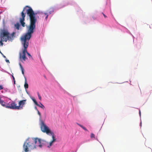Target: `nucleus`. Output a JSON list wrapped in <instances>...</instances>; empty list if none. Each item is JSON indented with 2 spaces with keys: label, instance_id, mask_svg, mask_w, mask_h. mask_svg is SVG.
Wrapping results in <instances>:
<instances>
[{
  "label": "nucleus",
  "instance_id": "nucleus-15",
  "mask_svg": "<svg viewBox=\"0 0 152 152\" xmlns=\"http://www.w3.org/2000/svg\"><path fill=\"white\" fill-rule=\"evenodd\" d=\"M1 37V39L0 40V45L1 46H3V43L2 42L4 41L3 39V38H2Z\"/></svg>",
  "mask_w": 152,
  "mask_h": 152
},
{
  "label": "nucleus",
  "instance_id": "nucleus-5",
  "mask_svg": "<svg viewBox=\"0 0 152 152\" xmlns=\"http://www.w3.org/2000/svg\"><path fill=\"white\" fill-rule=\"evenodd\" d=\"M15 34V32H13L11 34H10L7 31H3L1 33V36L3 38V41L6 42L7 40L11 41L13 39Z\"/></svg>",
  "mask_w": 152,
  "mask_h": 152
},
{
  "label": "nucleus",
  "instance_id": "nucleus-23",
  "mask_svg": "<svg viewBox=\"0 0 152 152\" xmlns=\"http://www.w3.org/2000/svg\"><path fill=\"white\" fill-rule=\"evenodd\" d=\"M102 14L105 18H107V16L106 15H105L103 13H102Z\"/></svg>",
  "mask_w": 152,
  "mask_h": 152
},
{
  "label": "nucleus",
  "instance_id": "nucleus-9",
  "mask_svg": "<svg viewBox=\"0 0 152 152\" xmlns=\"http://www.w3.org/2000/svg\"><path fill=\"white\" fill-rule=\"evenodd\" d=\"M48 13H44L42 14V17L43 18L45 17L46 20H47L48 17Z\"/></svg>",
  "mask_w": 152,
  "mask_h": 152
},
{
  "label": "nucleus",
  "instance_id": "nucleus-21",
  "mask_svg": "<svg viewBox=\"0 0 152 152\" xmlns=\"http://www.w3.org/2000/svg\"><path fill=\"white\" fill-rule=\"evenodd\" d=\"M5 58H6V57L1 52V53H0Z\"/></svg>",
  "mask_w": 152,
  "mask_h": 152
},
{
  "label": "nucleus",
  "instance_id": "nucleus-14",
  "mask_svg": "<svg viewBox=\"0 0 152 152\" xmlns=\"http://www.w3.org/2000/svg\"><path fill=\"white\" fill-rule=\"evenodd\" d=\"M15 26L16 28L18 30L19 29L20 27V24L19 23H17L15 25Z\"/></svg>",
  "mask_w": 152,
  "mask_h": 152
},
{
  "label": "nucleus",
  "instance_id": "nucleus-25",
  "mask_svg": "<svg viewBox=\"0 0 152 152\" xmlns=\"http://www.w3.org/2000/svg\"><path fill=\"white\" fill-rule=\"evenodd\" d=\"M35 109L37 111V110H38L37 109V108L36 107H35Z\"/></svg>",
  "mask_w": 152,
  "mask_h": 152
},
{
  "label": "nucleus",
  "instance_id": "nucleus-4",
  "mask_svg": "<svg viewBox=\"0 0 152 152\" xmlns=\"http://www.w3.org/2000/svg\"><path fill=\"white\" fill-rule=\"evenodd\" d=\"M41 129L43 132H45L48 134H50L52 136L53 140L50 142L49 146H48V147L50 148V147L52 145L53 143L56 141V139L54 137V134L53 133L50 131L49 128L45 124L44 122L42 121H41Z\"/></svg>",
  "mask_w": 152,
  "mask_h": 152
},
{
  "label": "nucleus",
  "instance_id": "nucleus-12",
  "mask_svg": "<svg viewBox=\"0 0 152 152\" xmlns=\"http://www.w3.org/2000/svg\"><path fill=\"white\" fill-rule=\"evenodd\" d=\"M33 101L34 102L35 104L37 106H39V104L38 103L36 100L34 98L32 99Z\"/></svg>",
  "mask_w": 152,
  "mask_h": 152
},
{
  "label": "nucleus",
  "instance_id": "nucleus-1",
  "mask_svg": "<svg viewBox=\"0 0 152 152\" xmlns=\"http://www.w3.org/2000/svg\"><path fill=\"white\" fill-rule=\"evenodd\" d=\"M25 11L29 16L30 20V23L28 27V31L25 35L31 34H32L33 33L34 30L35 28V23L37 21L35 16L37 13H34L32 8L28 6H26L24 8L21 13L22 18L20 19V23L22 26L24 27L25 26V24L24 22L25 18L26 16V13H25Z\"/></svg>",
  "mask_w": 152,
  "mask_h": 152
},
{
  "label": "nucleus",
  "instance_id": "nucleus-18",
  "mask_svg": "<svg viewBox=\"0 0 152 152\" xmlns=\"http://www.w3.org/2000/svg\"><path fill=\"white\" fill-rule=\"evenodd\" d=\"M91 138H94L95 135L94 134L91 133Z\"/></svg>",
  "mask_w": 152,
  "mask_h": 152
},
{
  "label": "nucleus",
  "instance_id": "nucleus-6",
  "mask_svg": "<svg viewBox=\"0 0 152 152\" xmlns=\"http://www.w3.org/2000/svg\"><path fill=\"white\" fill-rule=\"evenodd\" d=\"M0 104L3 107L7 108L18 110V106H17V104L14 102H11L10 106L9 105V104L6 105L5 102L0 98Z\"/></svg>",
  "mask_w": 152,
  "mask_h": 152
},
{
  "label": "nucleus",
  "instance_id": "nucleus-8",
  "mask_svg": "<svg viewBox=\"0 0 152 152\" xmlns=\"http://www.w3.org/2000/svg\"><path fill=\"white\" fill-rule=\"evenodd\" d=\"M54 8L53 7H51L48 10V13L50 14H51L54 12Z\"/></svg>",
  "mask_w": 152,
  "mask_h": 152
},
{
  "label": "nucleus",
  "instance_id": "nucleus-16",
  "mask_svg": "<svg viewBox=\"0 0 152 152\" xmlns=\"http://www.w3.org/2000/svg\"><path fill=\"white\" fill-rule=\"evenodd\" d=\"M37 95H38V98H39V99L40 100H42V98L40 96V95L39 93L38 92L37 93Z\"/></svg>",
  "mask_w": 152,
  "mask_h": 152
},
{
  "label": "nucleus",
  "instance_id": "nucleus-2",
  "mask_svg": "<svg viewBox=\"0 0 152 152\" xmlns=\"http://www.w3.org/2000/svg\"><path fill=\"white\" fill-rule=\"evenodd\" d=\"M41 140L38 138H28L23 144V152H29L38 147L41 148Z\"/></svg>",
  "mask_w": 152,
  "mask_h": 152
},
{
  "label": "nucleus",
  "instance_id": "nucleus-13",
  "mask_svg": "<svg viewBox=\"0 0 152 152\" xmlns=\"http://www.w3.org/2000/svg\"><path fill=\"white\" fill-rule=\"evenodd\" d=\"M77 124L80 127H81L82 129H83L84 130L86 131H88V130L84 126H83L82 125L79 124Z\"/></svg>",
  "mask_w": 152,
  "mask_h": 152
},
{
  "label": "nucleus",
  "instance_id": "nucleus-24",
  "mask_svg": "<svg viewBox=\"0 0 152 152\" xmlns=\"http://www.w3.org/2000/svg\"><path fill=\"white\" fill-rule=\"evenodd\" d=\"M6 61L7 62H9V63H10V62H9V61L8 60V59H6Z\"/></svg>",
  "mask_w": 152,
  "mask_h": 152
},
{
  "label": "nucleus",
  "instance_id": "nucleus-22",
  "mask_svg": "<svg viewBox=\"0 0 152 152\" xmlns=\"http://www.w3.org/2000/svg\"><path fill=\"white\" fill-rule=\"evenodd\" d=\"M12 78H13V80H14V83H15V78H14V77L13 75L12 76Z\"/></svg>",
  "mask_w": 152,
  "mask_h": 152
},
{
  "label": "nucleus",
  "instance_id": "nucleus-3",
  "mask_svg": "<svg viewBox=\"0 0 152 152\" xmlns=\"http://www.w3.org/2000/svg\"><path fill=\"white\" fill-rule=\"evenodd\" d=\"M31 36V34L28 35H25L21 38V41L22 45H23L24 48L22 52L21 53H20L19 57L21 61L23 60L25 61L27 58L26 56V53H27L30 58L33 59V58L30 54L27 52V49L28 46V42Z\"/></svg>",
  "mask_w": 152,
  "mask_h": 152
},
{
  "label": "nucleus",
  "instance_id": "nucleus-26",
  "mask_svg": "<svg viewBox=\"0 0 152 152\" xmlns=\"http://www.w3.org/2000/svg\"><path fill=\"white\" fill-rule=\"evenodd\" d=\"M139 113H140V115H141V113H140V111H139Z\"/></svg>",
  "mask_w": 152,
  "mask_h": 152
},
{
  "label": "nucleus",
  "instance_id": "nucleus-11",
  "mask_svg": "<svg viewBox=\"0 0 152 152\" xmlns=\"http://www.w3.org/2000/svg\"><path fill=\"white\" fill-rule=\"evenodd\" d=\"M19 65H20V68L21 70L22 71V73L23 75H24V69L23 68V66H22L21 65L20 63L19 64Z\"/></svg>",
  "mask_w": 152,
  "mask_h": 152
},
{
  "label": "nucleus",
  "instance_id": "nucleus-19",
  "mask_svg": "<svg viewBox=\"0 0 152 152\" xmlns=\"http://www.w3.org/2000/svg\"><path fill=\"white\" fill-rule=\"evenodd\" d=\"M37 112L40 118L41 117V114L40 113V112L38 110H37Z\"/></svg>",
  "mask_w": 152,
  "mask_h": 152
},
{
  "label": "nucleus",
  "instance_id": "nucleus-17",
  "mask_svg": "<svg viewBox=\"0 0 152 152\" xmlns=\"http://www.w3.org/2000/svg\"><path fill=\"white\" fill-rule=\"evenodd\" d=\"M40 104H41V105H40L39 104V106H38L39 107H40L41 108H42V109H44V107H45L41 103H40Z\"/></svg>",
  "mask_w": 152,
  "mask_h": 152
},
{
  "label": "nucleus",
  "instance_id": "nucleus-20",
  "mask_svg": "<svg viewBox=\"0 0 152 152\" xmlns=\"http://www.w3.org/2000/svg\"><path fill=\"white\" fill-rule=\"evenodd\" d=\"M3 89V87L1 85H0V90Z\"/></svg>",
  "mask_w": 152,
  "mask_h": 152
},
{
  "label": "nucleus",
  "instance_id": "nucleus-7",
  "mask_svg": "<svg viewBox=\"0 0 152 152\" xmlns=\"http://www.w3.org/2000/svg\"><path fill=\"white\" fill-rule=\"evenodd\" d=\"M26 99L20 101L19 102V106H18V110L22 109L23 108V106L26 104Z\"/></svg>",
  "mask_w": 152,
  "mask_h": 152
},
{
  "label": "nucleus",
  "instance_id": "nucleus-10",
  "mask_svg": "<svg viewBox=\"0 0 152 152\" xmlns=\"http://www.w3.org/2000/svg\"><path fill=\"white\" fill-rule=\"evenodd\" d=\"M24 86L25 88L26 89L28 88V85L27 82L26 80V78Z\"/></svg>",
  "mask_w": 152,
  "mask_h": 152
}]
</instances>
